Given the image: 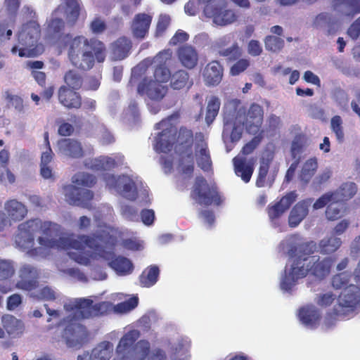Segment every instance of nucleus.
Here are the masks:
<instances>
[{
  "label": "nucleus",
  "mask_w": 360,
  "mask_h": 360,
  "mask_svg": "<svg viewBox=\"0 0 360 360\" xmlns=\"http://www.w3.org/2000/svg\"><path fill=\"white\" fill-rule=\"evenodd\" d=\"M264 117V110L261 105L253 103L250 105L244 121V124L248 133L256 134L262 127Z\"/></svg>",
  "instance_id": "16"
},
{
  "label": "nucleus",
  "mask_w": 360,
  "mask_h": 360,
  "mask_svg": "<svg viewBox=\"0 0 360 360\" xmlns=\"http://www.w3.org/2000/svg\"><path fill=\"white\" fill-rule=\"evenodd\" d=\"M219 56L225 58L229 61H234L241 56V50L237 42L217 52Z\"/></svg>",
  "instance_id": "45"
},
{
  "label": "nucleus",
  "mask_w": 360,
  "mask_h": 360,
  "mask_svg": "<svg viewBox=\"0 0 360 360\" xmlns=\"http://www.w3.org/2000/svg\"><path fill=\"white\" fill-rule=\"evenodd\" d=\"M138 304V297H132L125 300L124 302H122L116 305H113L112 311L116 313H127L136 308Z\"/></svg>",
  "instance_id": "48"
},
{
  "label": "nucleus",
  "mask_w": 360,
  "mask_h": 360,
  "mask_svg": "<svg viewBox=\"0 0 360 360\" xmlns=\"http://www.w3.org/2000/svg\"><path fill=\"white\" fill-rule=\"evenodd\" d=\"M205 14L213 19V22L220 26H225L234 22L237 20L235 12L230 9H226L224 1H221L217 5L210 4L204 8Z\"/></svg>",
  "instance_id": "12"
},
{
  "label": "nucleus",
  "mask_w": 360,
  "mask_h": 360,
  "mask_svg": "<svg viewBox=\"0 0 360 360\" xmlns=\"http://www.w3.org/2000/svg\"><path fill=\"white\" fill-rule=\"evenodd\" d=\"M310 271L312 276L322 280L330 273L334 259L331 257L321 259L319 256L309 255Z\"/></svg>",
  "instance_id": "18"
},
{
  "label": "nucleus",
  "mask_w": 360,
  "mask_h": 360,
  "mask_svg": "<svg viewBox=\"0 0 360 360\" xmlns=\"http://www.w3.org/2000/svg\"><path fill=\"white\" fill-rule=\"evenodd\" d=\"M330 127L332 131L335 133L337 140L339 142H342L345 134L342 128V120L340 116L335 115L332 117Z\"/></svg>",
  "instance_id": "52"
},
{
  "label": "nucleus",
  "mask_w": 360,
  "mask_h": 360,
  "mask_svg": "<svg viewBox=\"0 0 360 360\" xmlns=\"http://www.w3.org/2000/svg\"><path fill=\"white\" fill-rule=\"evenodd\" d=\"M351 275L346 272L335 274L332 278V285L335 289H345L349 285Z\"/></svg>",
  "instance_id": "50"
},
{
  "label": "nucleus",
  "mask_w": 360,
  "mask_h": 360,
  "mask_svg": "<svg viewBox=\"0 0 360 360\" xmlns=\"http://www.w3.org/2000/svg\"><path fill=\"white\" fill-rule=\"evenodd\" d=\"M15 271L12 261L0 259V281L10 279L15 274Z\"/></svg>",
  "instance_id": "47"
},
{
  "label": "nucleus",
  "mask_w": 360,
  "mask_h": 360,
  "mask_svg": "<svg viewBox=\"0 0 360 360\" xmlns=\"http://www.w3.org/2000/svg\"><path fill=\"white\" fill-rule=\"evenodd\" d=\"M65 84L70 89L79 91L84 84L83 76L75 70L67 71L63 77Z\"/></svg>",
  "instance_id": "40"
},
{
  "label": "nucleus",
  "mask_w": 360,
  "mask_h": 360,
  "mask_svg": "<svg viewBox=\"0 0 360 360\" xmlns=\"http://www.w3.org/2000/svg\"><path fill=\"white\" fill-rule=\"evenodd\" d=\"M65 309L72 314L65 319L67 325L63 338L68 347L79 348L86 337V330L79 321L107 315L112 311L113 304L106 301L94 304L91 299L79 298L65 304Z\"/></svg>",
  "instance_id": "2"
},
{
  "label": "nucleus",
  "mask_w": 360,
  "mask_h": 360,
  "mask_svg": "<svg viewBox=\"0 0 360 360\" xmlns=\"http://www.w3.org/2000/svg\"><path fill=\"white\" fill-rule=\"evenodd\" d=\"M347 34L354 40L357 39L360 36V16L356 19L349 27Z\"/></svg>",
  "instance_id": "64"
},
{
  "label": "nucleus",
  "mask_w": 360,
  "mask_h": 360,
  "mask_svg": "<svg viewBox=\"0 0 360 360\" xmlns=\"http://www.w3.org/2000/svg\"><path fill=\"white\" fill-rule=\"evenodd\" d=\"M41 34L39 25L35 21H30L22 25L21 30L18 34V44L20 48L17 46L11 49V52L15 54L18 51L20 57L33 58L41 54V51L37 46L38 40Z\"/></svg>",
  "instance_id": "9"
},
{
  "label": "nucleus",
  "mask_w": 360,
  "mask_h": 360,
  "mask_svg": "<svg viewBox=\"0 0 360 360\" xmlns=\"http://www.w3.org/2000/svg\"><path fill=\"white\" fill-rule=\"evenodd\" d=\"M15 19L6 17L0 20V41L9 40L13 34Z\"/></svg>",
  "instance_id": "44"
},
{
  "label": "nucleus",
  "mask_w": 360,
  "mask_h": 360,
  "mask_svg": "<svg viewBox=\"0 0 360 360\" xmlns=\"http://www.w3.org/2000/svg\"><path fill=\"white\" fill-rule=\"evenodd\" d=\"M30 223V220L21 224L18 228V233L15 236L16 244L22 249L30 248L34 245L36 232Z\"/></svg>",
  "instance_id": "25"
},
{
  "label": "nucleus",
  "mask_w": 360,
  "mask_h": 360,
  "mask_svg": "<svg viewBox=\"0 0 360 360\" xmlns=\"http://www.w3.org/2000/svg\"><path fill=\"white\" fill-rule=\"evenodd\" d=\"M297 194L295 191H290L283 196L279 201L274 205H269L267 213L271 221L281 217L296 200Z\"/></svg>",
  "instance_id": "17"
},
{
  "label": "nucleus",
  "mask_w": 360,
  "mask_h": 360,
  "mask_svg": "<svg viewBox=\"0 0 360 360\" xmlns=\"http://www.w3.org/2000/svg\"><path fill=\"white\" fill-rule=\"evenodd\" d=\"M35 296L37 299L41 300H53L56 299L55 292L47 286L40 289Z\"/></svg>",
  "instance_id": "61"
},
{
  "label": "nucleus",
  "mask_w": 360,
  "mask_h": 360,
  "mask_svg": "<svg viewBox=\"0 0 360 360\" xmlns=\"http://www.w3.org/2000/svg\"><path fill=\"white\" fill-rule=\"evenodd\" d=\"M198 166L205 172H212V161L207 143L202 140L195 146Z\"/></svg>",
  "instance_id": "27"
},
{
  "label": "nucleus",
  "mask_w": 360,
  "mask_h": 360,
  "mask_svg": "<svg viewBox=\"0 0 360 360\" xmlns=\"http://www.w3.org/2000/svg\"><path fill=\"white\" fill-rule=\"evenodd\" d=\"M264 45L266 50L278 52L284 46V41L279 37L269 35L264 39Z\"/></svg>",
  "instance_id": "49"
},
{
  "label": "nucleus",
  "mask_w": 360,
  "mask_h": 360,
  "mask_svg": "<svg viewBox=\"0 0 360 360\" xmlns=\"http://www.w3.org/2000/svg\"><path fill=\"white\" fill-rule=\"evenodd\" d=\"M72 182L75 185L63 186L66 200L70 205L91 209L94 193L91 191L82 187L93 186L96 183V176L85 172H78L72 177Z\"/></svg>",
  "instance_id": "7"
},
{
  "label": "nucleus",
  "mask_w": 360,
  "mask_h": 360,
  "mask_svg": "<svg viewBox=\"0 0 360 360\" xmlns=\"http://www.w3.org/2000/svg\"><path fill=\"white\" fill-rule=\"evenodd\" d=\"M170 23V18L166 15H161L156 25V36L162 35Z\"/></svg>",
  "instance_id": "60"
},
{
  "label": "nucleus",
  "mask_w": 360,
  "mask_h": 360,
  "mask_svg": "<svg viewBox=\"0 0 360 360\" xmlns=\"http://www.w3.org/2000/svg\"><path fill=\"white\" fill-rule=\"evenodd\" d=\"M122 188L124 196L126 198L130 200H134L136 199L138 192L136 184L131 179H129L126 183H124Z\"/></svg>",
  "instance_id": "54"
},
{
  "label": "nucleus",
  "mask_w": 360,
  "mask_h": 360,
  "mask_svg": "<svg viewBox=\"0 0 360 360\" xmlns=\"http://www.w3.org/2000/svg\"><path fill=\"white\" fill-rule=\"evenodd\" d=\"M220 101L217 96H212L210 99L205 115V121L207 124H210L213 122L215 117L218 115L220 108Z\"/></svg>",
  "instance_id": "42"
},
{
  "label": "nucleus",
  "mask_w": 360,
  "mask_h": 360,
  "mask_svg": "<svg viewBox=\"0 0 360 360\" xmlns=\"http://www.w3.org/2000/svg\"><path fill=\"white\" fill-rule=\"evenodd\" d=\"M58 151L68 158L78 159L84 156L81 143L75 139L65 138L58 141Z\"/></svg>",
  "instance_id": "22"
},
{
  "label": "nucleus",
  "mask_w": 360,
  "mask_h": 360,
  "mask_svg": "<svg viewBox=\"0 0 360 360\" xmlns=\"http://www.w3.org/2000/svg\"><path fill=\"white\" fill-rule=\"evenodd\" d=\"M188 357V349L182 342H179L172 347L170 359L172 360H186Z\"/></svg>",
  "instance_id": "53"
},
{
  "label": "nucleus",
  "mask_w": 360,
  "mask_h": 360,
  "mask_svg": "<svg viewBox=\"0 0 360 360\" xmlns=\"http://www.w3.org/2000/svg\"><path fill=\"white\" fill-rule=\"evenodd\" d=\"M299 318L305 326L314 328L318 324L321 316L319 310L314 306L307 305L300 309Z\"/></svg>",
  "instance_id": "30"
},
{
  "label": "nucleus",
  "mask_w": 360,
  "mask_h": 360,
  "mask_svg": "<svg viewBox=\"0 0 360 360\" xmlns=\"http://www.w3.org/2000/svg\"><path fill=\"white\" fill-rule=\"evenodd\" d=\"M177 115H172L155 124L156 129H162L155 138V149L158 153H168L172 150L173 145L181 152H191L193 143V133L186 127H181L178 134L175 126L170 121Z\"/></svg>",
  "instance_id": "5"
},
{
  "label": "nucleus",
  "mask_w": 360,
  "mask_h": 360,
  "mask_svg": "<svg viewBox=\"0 0 360 360\" xmlns=\"http://www.w3.org/2000/svg\"><path fill=\"white\" fill-rule=\"evenodd\" d=\"M140 332L130 330L121 338L116 352L127 360H167L166 352L161 347H151L148 340L138 339Z\"/></svg>",
  "instance_id": "4"
},
{
  "label": "nucleus",
  "mask_w": 360,
  "mask_h": 360,
  "mask_svg": "<svg viewBox=\"0 0 360 360\" xmlns=\"http://www.w3.org/2000/svg\"><path fill=\"white\" fill-rule=\"evenodd\" d=\"M315 244L313 242L303 243L292 245L288 250V255L293 258L288 273L285 274L281 281V288L285 291L291 290L299 279L305 278L310 271L309 255L314 253Z\"/></svg>",
  "instance_id": "6"
},
{
  "label": "nucleus",
  "mask_w": 360,
  "mask_h": 360,
  "mask_svg": "<svg viewBox=\"0 0 360 360\" xmlns=\"http://www.w3.org/2000/svg\"><path fill=\"white\" fill-rule=\"evenodd\" d=\"M109 266L120 276L130 274L134 270L132 262L125 257L118 256L112 259Z\"/></svg>",
  "instance_id": "33"
},
{
  "label": "nucleus",
  "mask_w": 360,
  "mask_h": 360,
  "mask_svg": "<svg viewBox=\"0 0 360 360\" xmlns=\"http://www.w3.org/2000/svg\"><path fill=\"white\" fill-rule=\"evenodd\" d=\"M360 303V288L350 284L341 292L338 304L328 311L325 317V324L328 328L335 325L340 317H345L353 312Z\"/></svg>",
  "instance_id": "8"
},
{
  "label": "nucleus",
  "mask_w": 360,
  "mask_h": 360,
  "mask_svg": "<svg viewBox=\"0 0 360 360\" xmlns=\"http://www.w3.org/2000/svg\"><path fill=\"white\" fill-rule=\"evenodd\" d=\"M22 297L20 294L15 293L7 297L6 307L9 311H13L21 305Z\"/></svg>",
  "instance_id": "59"
},
{
  "label": "nucleus",
  "mask_w": 360,
  "mask_h": 360,
  "mask_svg": "<svg viewBox=\"0 0 360 360\" xmlns=\"http://www.w3.org/2000/svg\"><path fill=\"white\" fill-rule=\"evenodd\" d=\"M233 162L236 174L245 183H248L254 172V163L250 161L247 162L245 158L238 157H235Z\"/></svg>",
  "instance_id": "28"
},
{
  "label": "nucleus",
  "mask_w": 360,
  "mask_h": 360,
  "mask_svg": "<svg viewBox=\"0 0 360 360\" xmlns=\"http://www.w3.org/2000/svg\"><path fill=\"white\" fill-rule=\"evenodd\" d=\"M342 240L335 236L326 237L319 243L320 252L323 255H329L336 252L341 246Z\"/></svg>",
  "instance_id": "39"
},
{
  "label": "nucleus",
  "mask_w": 360,
  "mask_h": 360,
  "mask_svg": "<svg viewBox=\"0 0 360 360\" xmlns=\"http://www.w3.org/2000/svg\"><path fill=\"white\" fill-rule=\"evenodd\" d=\"M193 84L189 73L185 70L175 71L170 78V86L175 90L189 89Z\"/></svg>",
  "instance_id": "29"
},
{
  "label": "nucleus",
  "mask_w": 360,
  "mask_h": 360,
  "mask_svg": "<svg viewBox=\"0 0 360 360\" xmlns=\"http://www.w3.org/2000/svg\"><path fill=\"white\" fill-rule=\"evenodd\" d=\"M1 323L9 336L15 337L22 333V322L12 315H4L1 318Z\"/></svg>",
  "instance_id": "37"
},
{
  "label": "nucleus",
  "mask_w": 360,
  "mask_h": 360,
  "mask_svg": "<svg viewBox=\"0 0 360 360\" xmlns=\"http://www.w3.org/2000/svg\"><path fill=\"white\" fill-rule=\"evenodd\" d=\"M31 227H34L36 233H40L44 236L39 237V248H34L29 250L32 256H43L52 248H62L65 250H75L69 251V257L78 264L87 266L90 264L89 256L84 252L86 247L91 249L100 256L103 257L106 253L105 248H108V239L111 238L109 233H93L91 236L80 235L77 239H68L55 237L59 235L60 226L51 221H42L39 219L30 220Z\"/></svg>",
  "instance_id": "1"
},
{
  "label": "nucleus",
  "mask_w": 360,
  "mask_h": 360,
  "mask_svg": "<svg viewBox=\"0 0 360 360\" xmlns=\"http://www.w3.org/2000/svg\"><path fill=\"white\" fill-rule=\"evenodd\" d=\"M270 167L269 160H262L260 162V166L259 168L258 176L256 180V186L257 187L262 188L265 186L266 185V178L269 172Z\"/></svg>",
  "instance_id": "51"
},
{
  "label": "nucleus",
  "mask_w": 360,
  "mask_h": 360,
  "mask_svg": "<svg viewBox=\"0 0 360 360\" xmlns=\"http://www.w3.org/2000/svg\"><path fill=\"white\" fill-rule=\"evenodd\" d=\"M160 275V269L156 265L147 267L139 276V283L141 287L150 288L154 285Z\"/></svg>",
  "instance_id": "35"
},
{
  "label": "nucleus",
  "mask_w": 360,
  "mask_h": 360,
  "mask_svg": "<svg viewBox=\"0 0 360 360\" xmlns=\"http://www.w3.org/2000/svg\"><path fill=\"white\" fill-rule=\"evenodd\" d=\"M313 202V199L306 198L296 203L291 210L288 217V224L290 227H296L308 215L309 210Z\"/></svg>",
  "instance_id": "23"
},
{
  "label": "nucleus",
  "mask_w": 360,
  "mask_h": 360,
  "mask_svg": "<svg viewBox=\"0 0 360 360\" xmlns=\"http://www.w3.org/2000/svg\"><path fill=\"white\" fill-rule=\"evenodd\" d=\"M233 37L231 34L224 35L219 38L214 44V49L217 52L224 49L231 43Z\"/></svg>",
  "instance_id": "62"
},
{
  "label": "nucleus",
  "mask_w": 360,
  "mask_h": 360,
  "mask_svg": "<svg viewBox=\"0 0 360 360\" xmlns=\"http://www.w3.org/2000/svg\"><path fill=\"white\" fill-rule=\"evenodd\" d=\"M356 191L357 187L354 183L347 182L342 184L335 191L332 192V194L335 200L345 203L356 194Z\"/></svg>",
  "instance_id": "34"
},
{
  "label": "nucleus",
  "mask_w": 360,
  "mask_h": 360,
  "mask_svg": "<svg viewBox=\"0 0 360 360\" xmlns=\"http://www.w3.org/2000/svg\"><path fill=\"white\" fill-rule=\"evenodd\" d=\"M346 205L340 201L332 200L326 210V218L330 221L338 220L346 211Z\"/></svg>",
  "instance_id": "41"
},
{
  "label": "nucleus",
  "mask_w": 360,
  "mask_h": 360,
  "mask_svg": "<svg viewBox=\"0 0 360 360\" xmlns=\"http://www.w3.org/2000/svg\"><path fill=\"white\" fill-rule=\"evenodd\" d=\"M20 279L15 284V288L22 290L31 291L38 287L39 272L30 265L24 264L19 271Z\"/></svg>",
  "instance_id": "13"
},
{
  "label": "nucleus",
  "mask_w": 360,
  "mask_h": 360,
  "mask_svg": "<svg viewBox=\"0 0 360 360\" xmlns=\"http://www.w3.org/2000/svg\"><path fill=\"white\" fill-rule=\"evenodd\" d=\"M333 7L340 15L351 19L360 13V0H333Z\"/></svg>",
  "instance_id": "26"
},
{
  "label": "nucleus",
  "mask_w": 360,
  "mask_h": 360,
  "mask_svg": "<svg viewBox=\"0 0 360 360\" xmlns=\"http://www.w3.org/2000/svg\"><path fill=\"white\" fill-rule=\"evenodd\" d=\"M110 349L105 347L94 348L89 356V360H109L111 355Z\"/></svg>",
  "instance_id": "55"
},
{
  "label": "nucleus",
  "mask_w": 360,
  "mask_h": 360,
  "mask_svg": "<svg viewBox=\"0 0 360 360\" xmlns=\"http://www.w3.org/2000/svg\"><path fill=\"white\" fill-rule=\"evenodd\" d=\"M170 56L167 51H162L154 58V63H157L154 70L155 80L160 83L167 82L171 78V72L167 67V62L169 60Z\"/></svg>",
  "instance_id": "21"
},
{
  "label": "nucleus",
  "mask_w": 360,
  "mask_h": 360,
  "mask_svg": "<svg viewBox=\"0 0 360 360\" xmlns=\"http://www.w3.org/2000/svg\"><path fill=\"white\" fill-rule=\"evenodd\" d=\"M20 4L19 0H5V8L0 11V15L15 19Z\"/></svg>",
  "instance_id": "46"
},
{
  "label": "nucleus",
  "mask_w": 360,
  "mask_h": 360,
  "mask_svg": "<svg viewBox=\"0 0 360 360\" xmlns=\"http://www.w3.org/2000/svg\"><path fill=\"white\" fill-rule=\"evenodd\" d=\"M191 198L200 205L209 206L212 204L219 206L223 199L215 183L209 184L206 179L197 176L191 191Z\"/></svg>",
  "instance_id": "10"
},
{
  "label": "nucleus",
  "mask_w": 360,
  "mask_h": 360,
  "mask_svg": "<svg viewBox=\"0 0 360 360\" xmlns=\"http://www.w3.org/2000/svg\"><path fill=\"white\" fill-rule=\"evenodd\" d=\"M153 15L150 14L140 13L135 15L131 25L133 36L139 39H143L147 35L152 22Z\"/></svg>",
  "instance_id": "20"
},
{
  "label": "nucleus",
  "mask_w": 360,
  "mask_h": 360,
  "mask_svg": "<svg viewBox=\"0 0 360 360\" xmlns=\"http://www.w3.org/2000/svg\"><path fill=\"white\" fill-rule=\"evenodd\" d=\"M250 65V62L247 59H239L238 60L231 68L230 73L233 75H238L243 71H245Z\"/></svg>",
  "instance_id": "56"
},
{
  "label": "nucleus",
  "mask_w": 360,
  "mask_h": 360,
  "mask_svg": "<svg viewBox=\"0 0 360 360\" xmlns=\"http://www.w3.org/2000/svg\"><path fill=\"white\" fill-rule=\"evenodd\" d=\"M131 48V42L127 37L118 38L112 45V51L117 60L125 58Z\"/></svg>",
  "instance_id": "36"
},
{
  "label": "nucleus",
  "mask_w": 360,
  "mask_h": 360,
  "mask_svg": "<svg viewBox=\"0 0 360 360\" xmlns=\"http://www.w3.org/2000/svg\"><path fill=\"white\" fill-rule=\"evenodd\" d=\"M189 38V35L186 32L179 30L169 40L171 46H176L178 44L186 42Z\"/></svg>",
  "instance_id": "63"
},
{
  "label": "nucleus",
  "mask_w": 360,
  "mask_h": 360,
  "mask_svg": "<svg viewBox=\"0 0 360 360\" xmlns=\"http://www.w3.org/2000/svg\"><path fill=\"white\" fill-rule=\"evenodd\" d=\"M9 158H10V153L8 150L2 149L0 151V166L6 169V178L4 173L0 174V183L1 184H6V183H8L10 184H12L15 181V175L8 168Z\"/></svg>",
  "instance_id": "38"
},
{
  "label": "nucleus",
  "mask_w": 360,
  "mask_h": 360,
  "mask_svg": "<svg viewBox=\"0 0 360 360\" xmlns=\"http://www.w3.org/2000/svg\"><path fill=\"white\" fill-rule=\"evenodd\" d=\"M176 56L181 65L188 70H193L198 65V53L191 45L180 46L176 51Z\"/></svg>",
  "instance_id": "19"
},
{
  "label": "nucleus",
  "mask_w": 360,
  "mask_h": 360,
  "mask_svg": "<svg viewBox=\"0 0 360 360\" xmlns=\"http://www.w3.org/2000/svg\"><path fill=\"white\" fill-rule=\"evenodd\" d=\"M167 87L162 83L144 78L138 85L137 91L143 96L146 95L153 101H161L167 93Z\"/></svg>",
  "instance_id": "14"
},
{
  "label": "nucleus",
  "mask_w": 360,
  "mask_h": 360,
  "mask_svg": "<svg viewBox=\"0 0 360 360\" xmlns=\"http://www.w3.org/2000/svg\"><path fill=\"white\" fill-rule=\"evenodd\" d=\"M116 162L109 157H99L91 161V168L96 171L110 170L115 167Z\"/></svg>",
  "instance_id": "43"
},
{
  "label": "nucleus",
  "mask_w": 360,
  "mask_h": 360,
  "mask_svg": "<svg viewBox=\"0 0 360 360\" xmlns=\"http://www.w3.org/2000/svg\"><path fill=\"white\" fill-rule=\"evenodd\" d=\"M64 46L68 49L70 61L75 68L89 70L94 65L95 59L103 63L106 56L105 44L97 39L89 40L84 36L72 37L70 34L64 37Z\"/></svg>",
  "instance_id": "3"
},
{
  "label": "nucleus",
  "mask_w": 360,
  "mask_h": 360,
  "mask_svg": "<svg viewBox=\"0 0 360 360\" xmlns=\"http://www.w3.org/2000/svg\"><path fill=\"white\" fill-rule=\"evenodd\" d=\"M223 70V67L218 60H212L207 63L202 72L206 85H218L222 79Z\"/></svg>",
  "instance_id": "24"
},
{
  "label": "nucleus",
  "mask_w": 360,
  "mask_h": 360,
  "mask_svg": "<svg viewBox=\"0 0 360 360\" xmlns=\"http://www.w3.org/2000/svg\"><path fill=\"white\" fill-rule=\"evenodd\" d=\"M65 8L66 19L72 25L77 21L80 11V7L77 0H65V6H58L53 13L52 18L48 23L47 31L51 34H60L65 28L63 19L53 17L58 12Z\"/></svg>",
  "instance_id": "11"
},
{
  "label": "nucleus",
  "mask_w": 360,
  "mask_h": 360,
  "mask_svg": "<svg viewBox=\"0 0 360 360\" xmlns=\"http://www.w3.org/2000/svg\"><path fill=\"white\" fill-rule=\"evenodd\" d=\"M332 200H335L332 192L326 193L322 195L318 198L313 204V208L314 210H319L324 207L326 205H328Z\"/></svg>",
  "instance_id": "57"
},
{
  "label": "nucleus",
  "mask_w": 360,
  "mask_h": 360,
  "mask_svg": "<svg viewBox=\"0 0 360 360\" xmlns=\"http://www.w3.org/2000/svg\"><path fill=\"white\" fill-rule=\"evenodd\" d=\"M335 300V295L333 292H327L319 295L317 297L316 304L322 307L330 306Z\"/></svg>",
  "instance_id": "58"
},
{
  "label": "nucleus",
  "mask_w": 360,
  "mask_h": 360,
  "mask_svg": "<svg viewBox=\"0 0 360 360\" xmlns=\"http://www.w3.org/2000/svg\"><path fill=\"white\" fill-rule=\"evenodd\" d=\"M5 210L12 220L20 221L27 213L25 205L16 200H10L5 203Z\"/></svg>",
  "instance_id": "32"
},
{
  "label": "nucleus",
  "mask_w": 360,
  "mask_h": 360,
  "mask_svg": "<svg viewBox=\"0 0 360 360\" xmlns=\"http://www.w3.org/2000/svg\"><path fill=\"white\" fill-rule=\"evenodd\" d=\"M318 169L316 158H311L306 160L300 171L299 179L303 185L308 184Z\"/></svg>",
  "instance_id": "31"
},
{
  "label": "nucleus",
  "mask_w": 360,
  "mask_h": 360,
  "mask_svg": "<svg viewBox=\"0 0 360 360\" xmlns=\"http://www.w3.org/2000/svg\"><path fill=\"white\" fill-rule=\"evenodd\" d=\"M58 102L68 110L79 109L82 107V97L78 91L60 86L57 92Z\"/></svg>",
  "instance_id": "15"
}]
</instances>
